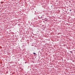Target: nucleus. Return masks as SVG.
I'll return each instance as SVG.
<instances>
[{
  "mask_svg": "<svg viewBox=\"0 0 75 75\" xmlns=\"http://www.w3.org/2000/svg\"><path fill=\"white\" fill-rule=\"evenodd\" d=\"M70 11H71V10H70Z\"/></svg>",
  "mask_w": 75,
  "mask_h": 75,
  "instance_id": "2",
  "label": "nucleus"
},
{
  "mask_svg": "<svg viewBox=\"0 0 75 75\" xmlns=\"http://www.w3.org/2000/svg\"><path fill=\"white\" fill-rule=\"evenodd\" d=\"M33 54H35V55H36V54L35 53H33Z\"/></svg>",
  "mask_w": 75,
  "mask_h": 75,
  "instance_id": "1",
  "label": "nucleus"
}]
</instances>
